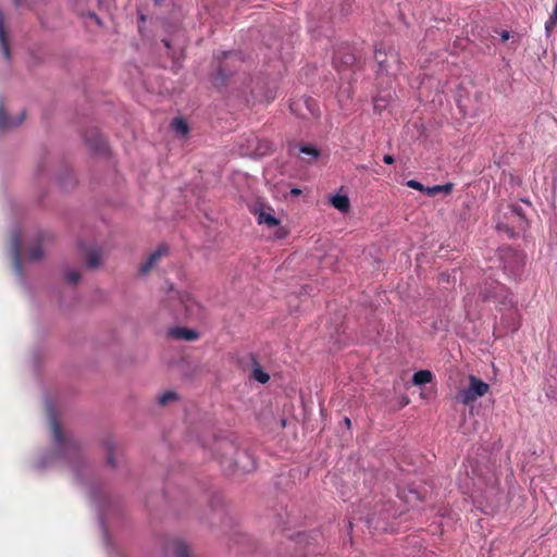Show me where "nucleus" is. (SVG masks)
I'll use <instances>...</instances> for the list:
<instances>
[{"instance_id":"nucleus-26","label":"nucleus","mask_w":557,"mask_h":557,"mask_svg":"<svg viewBox=\"0 0 557 557\" xmlns=\"http://www.w3.org/2000/svg\"><path fill=\"white\" fill-rule=\"evenodd\" d=\"M42 256L44 251L39 246L34 247L29 253L32 260H39Z\"/></svg>"},{"instance_id":"nucleus-27","label":"nucleus","mask_w":557,"mask_h":557,"mask_svg":"<svg viewBox=\"0 0 557 557\" xmlns=\"http://www.w3.org/2000/svg\"><path fill=\"white\" fill-rule=\"evenodd\" d=\"M285 236H286V231L283 230L282 227H278L277 231L275 232V237L284 238Z\"/></svg>"},{"instance_id":"nucleus-23","label":"nucleus","mask_w":557,"mask_h":557,"mask_svg":"<svg viewBox=\"0 0 557 557\" xmlns=\"http://www.w3.org/2000/svg\"><path fill=\"white\" fill-rule=\"evenodd\" d=\"M252 377H253L256 381H258V382H260V383H262V384L267 383V382L269 381V379H270L269 374H268V373H265V372H264L262 369H260V368H255V369H253V371H252Z\"/></svg>"},{"instance_id":"nucleus-7","label":"nucleus","mask_w":557,"mask_h":557,"mask_svg":"<svg viewBox=\"0 0 557 557\" xmlns=\"http://www.w3.org/2000/svg\"><path fill=\"white\" fill-rule=\"evenodd\" d=\"M11 255L14 261V269L18 275L22 274V261H21V235L18 232H14L11 237Z\"/></svg>"},{"instance_id":"nucleus-11","label":"nucleus","mask_w":557,"mask_h":557,"mask_svg":"<svg viewBox=\"0 0 557 557\" xmlns=\"http://www.w3.org/2000/svg\"><path fill=\"white\" fill-rule=\"evenodd\" d=\"M330 203L342 213H347L350 209V200L346 194H335L329 197Z\"/></svg>"},{"instance_id":"nucleus-18","label":"nucleus","mask_w":557,"mask_h":557,"mask_svg":"<svg viewBox=\"0 0 557 557\" xmlns=\"http://www.w3.org/2000/svg\"><path fill=\"white\" fill-rule=\"evenodd\" d=\"M104 448H106V451H107V463L110 465L111 467H116V463L114 461V457H113V453H114V449H115V445L113 442L111 441H107L104 443Z\"/></svg>"},{"instance_id":"nucleus-16","label":"nucleus","mask_w":557,"mask_h":557,"mask_svg":"<svg viewBox=\"0 0 557 557\" xmlns=\"http://www.w3.org/2000/svg\"><path fill=\"white\" fill-rule=\"evenodd\" d=\"M171 550L173 552V554L176 557H188L189 556L188 546L181 541L173 542L171 545Z\"/></svg>"},{"instance_id":"nucleus-15","label":"nucleus","mask_w":557,"mask_h":557,"mask_svg":"<svg viewBox=\"0 0 557 557\" xmlns=\"http://www.w3.org/2000/svg\"><path fill=\"white\" fill-rule=\"evenodd\" d=\"M453 187L454 185L451 183H447V184H444V185H434L432 187H428L425 189V194L428 196H435L440 193H444L446 195L450 194L451 190H453Z\"/></svg>"},{"instance_id":"nucleus-22","label":"nucleus","mask_w":557,"mask_h":557,"mask_svg":"<svg viewBox=\"0 0 557 557\" xmlns=\"http://www.w3.org/2000/svg\"><path fill=\"white\" fill-rule=\"evenodd\" d=\"M300 152L308 156L309 159L314 160L320 156V151L313 146H301Z\"/></svg>"},{"instance_id":"nucleus-9","label":"nucleus","mask_w":557,"mask_h":557,"mask_svg":"<svg viewBox=\"0 0 557 557\" xmlns=\"http://www.w3.org/2000/svg\"><path fill=\"white\" fill-rule=\"evenodd\" d=\"M374 58L379 65L380 71H382V72L388 71L391 69L388 59H391L393 62H397V60H398V57L394 51H391L389 54H387V52L382 48L375 49Z\"/></svg>"},{"instance_id":"nucleus-29","label":"nucleus","mask_w":557,"mask_h":557,"mask_svg":"<svg viewBox=\"0 0 557 557\" xmlns=\"http://www.w3.org/2000/svg\"><path fill=\"white\" fill-rule=\"evenodd\" d=\"M508 38H509V33H508L507 30H504V32L502 33V39H503V40H507Z\"/></svg>"},{"instance_id":"nucleus-30","label":"nucleus","mask_w":557,"mask_h":557,"mask_svg":"<svg viewBox=\"0 0 557 557\" xmlns=\"http://www.w3.org/2000/svg\"><path fill=\"white\" fill-rule=\"evenodd\" d=\"M382 107H383V106H381V104L379 103V99H375V100H374V108L377 110V109H381Z\"/></svg>"},{"instance_id":"nucleus-25","label":"nucleus","mask_w":557,"mask_h":557,"mask_svg":"<svg viewBox=\"0 0 557 557\" xmlns=\"http://www.w3.org/2000/svg\"><path fill=\"white\" fill-rule=\"evenodd\" d=\"M407 186L410 188L423 191V193H425V189L428 188V187H424L420 182H418L416 180H409L407 182Z\"/></svg>"},{"instance_id":"nucleus-24","label":"nucleus","mask_w":557,"mask_h":557,"mask_svg":"<svg viewBox=\"0 0 557 557\" xmlns=\"http://www.w3.org/2000/svg\"><path fill=\"white\" fill-rule=\"evenodd\" d=\"M175 398H176V394L174 392L169 391V392H165V393L161 394L158 397V403L160 405H165L169 401L174 400Z\"/></svg>"},{"instance_id":"nucleus-21","label":"nucleus","mask_w":557,"mask_h":557,"mask_svg":"<svg viewBox=\"0 0 557 557\" xmlns=\"http://www.w3.org/2000/svg\"><path fill=\"white\" fill-rule=\"evenodd\" d=\"M64 278L70 284H76L81 278V273L77 270L70 269L64 272Z\"/></svg>"},{"instance_id":"nucleus-6","label":"nucleus","mask_w":557,"mask_h":557,"mask_svg":"<svg viewBox=\"0 0 557 557\" xmlns=\"http://www.w3.org/2000/svg\"><path fill=\"white\" fill-rule=\"evenodd\" d=\"M168 337L177 339V341H186L194 342L198 339L199 333L194 329L182 327V326H173L170 327L166 332Z\"/></svg>"},{"instance_id":"nucleus-20","label":"nucleus","mask_w":557,"mask_h":557,"mask_svg":"<svg viewBox=\"0 0 557 557\" xmlns=\"http://www.w3.org/2000/svg\"><path fill=\"white\" fill-rule=\"evenodd\" d=\"M172 125H173L174 131L182 136H184L188 133V126H187L186 122L182 119H175L173 121Z\"/></svg>"},{"instance_id":"nucleus-19","label":"nucleus","mask_w":557,"mask_h":557,"mask_svg":"<svg viewBox=\"0 0 557 557\" xmlns=\"http://www.w3.org/2000/svg\"><path fill=\"white\" fill-rule=\"evenodd\" d=\"M557 25V0L554 5L553 12L549 16V18L545 23V30L547 34L552 32V29Z\"/></svg>"},{"instance_id":"nucleus-8","label":"nucleus","mask_w":557,"mask_h":557,"mask_svg":"<svg viewBox=\"0 0 557 557\" xmlns=\"http://www.w3.org/2000/svg\"><path fill=\"white\" fill-rule=\"evenodd\" d=\"M166 253V248L161 246L153 251L147 260L140 265L139 272L141 275H147L159 262V260Z\"/></svg>"},{"instance_id":"nucleus-12","label":"nucleus","mask_w":557,"mask_h":557,"mask_svg":"<svg viewBox=\"0 0 557 557\" xmlns=\"http://www.w3.org/2000/svg\"><path fill=\"white\" fill-rule=\"evenodd\" d=\"M24 120V114H21L18 119H9L7 112L2 106H0V128H9L17 126Z\"/></svg>"},{"instance_id":"nucleus-14","label":"nucleus","mask_w":557,"mask_h":557,"mask_svg":"<svg viewBox=\"0 0 557 557\" xmlns=\"http://www.w3.org/2000/svg\"><path fill=\"white\" fill-rule=\"evenodd\" d=\"M433 379V374L429 370L417 371L412 376V383L414 385H423L430 383Z\"/></svg>"},{"instance_id":"nucleus-2","label":"nucleus","mask_w":557,"mask_h":557,"mask_svg":"<svg viewBox=\"0 0 557 557\" xmlns=\"http://www.w3.org/2000/svg\"><path fill=\"white\" fill-rule=\"evenodd\" d=\"M50 425L53 434L57 455L61 457H72L76 455L77 444L73 438L63 435L55 414L49 407Z\"/></svg>"},{"instance_id":"nucleus-34","label":"nucleus","mask_w":557,"mask_h":557,"mask_svg":"<svg viewBox=\"0 0 557 557\" xmlns=\"http://www.w3.org/2000/svg\"><path fill=\"white\" fill-rule=\"evenodd\" d=\"M345 424L350 425V420L348 418L345 419Z\"/></svg>"},{"instance_id":"nucleus-37","label":"nucleus","mask_w":557,"mask_h":557,"mask_svg":"<svg viewBox=\"0 0 557 557\" xmlns=\"http://www.w3.org/2000/svg\"><path fill=\"white\" fill-rule=\"evenodd\" d=\"M154 1H156L157 3H160V2H161V0H154Z\"/></svg>"},{"instance_id":"nucleus-10","label":"nucleus","mask_w":557,"mask_h":557,"mask_svg":"<svg viewBox=\"0 0 557 557\" xmlns=\"http://www.w3.org/2000/svg\"><path fill=\"white\" fill-rule=\"evenodd\" d=\"M257 221L259 224H264L268 227H277L280 224L278 219L274 215V211L271 208L257 211Z\"/></svg>"},{"instance_id":"nucleus-28","label":"nucleus","mask_w":557,"mask_h":557,"mask_svg":"<svg viewBox=\"0 0 557 557\" xmlns=\"http://www.w3.org/2000/svg\"><path fill=\"white\" fill-rule=\"evenodd\" d=\"M383 161H384V163H386V164H393L395 160H394V157H393V156H391V154H385V156L383 157Z\"/></svg>"},{"instance_id":"nucleus-32","label":"nucleus","mask_w":557,"mask_h":557,"mask_svg":"<svg viewBox=\"0 0 557 557\" xmlns=\"http://www.w3.org/2000/svg\"><path fill=\"white\" fill-rule=\"evenodd\" d=\"M47 465H48V463H47L46 461H42V462L39 465V467L44 468V467H46Z\"/></svg>"},{"instance_id":"nucleus-36","label":"nucleus","mask_w":557,"mask_h":557,"mask_svg":"<svg viewBox=\"0 0 557 557\" xmlns=\"http://www.w3.org/2000/svg\"><path fill=\"white\" fill-rule=\"evenodd\" d=\"M293 193H294V194H299V193H300V190H296V189H294V190H293Z\"/></svg>"},{"instance_id":"nucleus-13","label":"nucleus","mask_w":557,"mask_h":557,"mask_svg":"<svg viewBox=\"0 0 557 557\" xmlns=\"http://www.w3.org/2000/svg\"><path fill=\"white\" fill-rule=\"evenodd\" d=\"M0 46H1V50H2L4 58L9 60L10 59V49H9L7 34L4 30V15L1 11H0Z\"/></svg>"},{"instance_id":"nucleus-31","label":"nucleus","mask_w":557,"mask_h":557,"mask_svg":"<svg viewBox=\"0 0 557 557\" xmlns=\"http://www.w3.org/2000/svg\"><path fill=\"white\" fill-rule=\"evenodd\" d=\"M505 270L509 271L510 274H515L516 273V270L515 269H509L508 265H505Z\"/></svg>"},{"instance_id":"nucleus-35","label":"nucleus","mask_w":557,"mask_h":557,"mask_svg":"<svg viewBox=\"0 0 557 557\" xmlns=\"http://www.w3.org/2000/svg\"><path fill=\"white\" fill-rule=\"evenodd\" d=\"M163 42H164L165 47H168V48L170 47V44L168 40H163Z\"/></svg>"},{"instance_id":"nucleus-33","label":"nucleus","mask_w":557,"mask_h":557,"mask_svg":"<svg viewBox=\"0 0 557 557\" xmlns=\"http://www.w3.org/2000/svg\"><path fill=\"white\" fill-rule=\"evenodd\" d=\"M520 267H522V260H519V264H517V270L520 269Z\"/></svg>"},{"instance_id":"nucleus-3","label":"nucleus","mask_w":557,"mask_h":557,"mask_svg":"<svg viewBox=\"0 0 557 557\" xmlns=\"http://www.w3.org/2000/svg\"><path fill=\"white\" fill-rule=\"evenodd\" d=\"M480 297L484 301L494 299L496 302L505 307L513 306L510 292L498 282L485 283L484 287L480 292Z\"/></svg>"},{"instance_id":"nucleus-5","label":"nucleus","mask_w":557,"mask_h":557,"mask_svg":"<svg viewBox=\"0 0 557 557\" xmlns=\"http://www.w3.org/2000/svg\"><path fill=\"white\" fill-rule=\"evenodd\" d=\"M177 298L184 308V315L187 318L198 317L201 311L200 305L188 292H177Z\"/></svg>"},{"instance_id":"nucleus-4","label":"nucleus","mask_w":557,"mask_h":557,"mask_svg":"<svg viewBox=\"0 0 557 557\" xmlns=\"http://www.w3.org/2000/svg\"><path fill=\"white\" fill-rule=\"evenodd\" d=\"M488 384L481 381L474 375L469 376V386L457 394V399L463 405H471L479 397L484 396L488 392Z\"/></svg>"},{"instance_id":"nucleus-1","label":"nucleus","mask_w":557,"mask_h":557,"mask_svg":"<svg viewBox=\"0 0 557 557\" xmlns=\"http://www.w3.org/2000/svg\"><path fill=\"white\" fill-rule=\"evenodd\" d=\"M216 449L222 451L219 457L222 466L228 469H238L243 472H249L255 469V460L247 451H238L235 444L230 441H220L216 443Z\"/></svg>"},{"instance_id":"nucleus-17","label":"nucleus","mask_w":557,"mask_h":557,"mask_svg":"<svg viewBox=\"0 0 557 557\" xmlns=\"http://www.w3.org/2000/svg\"><path fill=\"white\" fill-rule=\"evenodd\" d=\"M101 263V255L97 250H91L86 256V265L89 269H96Z\"/></svg>"}]
</instances>
